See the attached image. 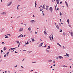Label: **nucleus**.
Returning <instances> with one entry per match:
<instances>
[{
    "label": "nucleus",
    "mask_w": 73,
    "mask_h": 73,
    "mask_svg": "<svg viewBox=\"0 0 73 73\" xmlns=\"http://www.w3.org/2000/svg\"><path fill=\"white\" fill-rule=\"evenodd\" d=\"M55 9H56V6H55Z\"/></svg>",
    "instance_id": "obj_61"
},
{
    "label": "nucleus",
    "mask_w": 73,
    "mask_h": 73,
    "mask_svg": "<svg viewBox=\"0 0 73 73\" xmlns=\"http://www.w3.org/2000/svg\"><path fill=\"white\" fill-rule=\"evenodd\" d=\"M3 31H4V30H3V31H1V32H3Z\"/></svg>",
    "instance_id": "obj_54"
},
{
    "label": "nucleus",
    "mask_w": 73,
    "mask_h": 73,
    "mask_svg": "<svg viewBox=\"0 0 73 73\" xmlns=\"http://www.w3.org/2000/svg\"><path fill=\"white\" fill-rule=\"evenodd\" d=\"M57 28V29H60L59 28V27L58 26V27H56Z\"/></svg>",
    "instance_id": "obj_42"
},
{
    "label": "nucleus",
    "mask_w": 73,
    "mask_h": 73,
    "mask_svg": "<svg viewBox=\"0 0 73 73\" xmlns=\"http://www.w3.org/2000/svg\"><path fill=\"white\" fill-rule=\"evenodd\" d=\"M60 31L59 32H62V30L60 29Z\"/></svg>",
    "instance_id": "obj_39"
},
{
    "label": "nucleus",
    "mask_w": 73,
    "mask_h": 73,
    "mask_svg": "<svg viewBox=\"0 0 73 73\" xmlns=\"http://www.w3.org/2000/svg\"><path fill=\"white\" fill-rule=\"evenodd\" d=\"M44 42H42L39 44V45L38 46L39 47H40L41 46H42V44H43V43Z\"/></svg>",
    "instance_id": "obj_2"
},
{
    "label": "nucleus",
    "mask_w": 73,
    "mask_h": 73,
    "mask_svg": "<svg viewBox=\"0 0 73 73\" xmlns=\"http://www.w3.org/2000/svg\"><path fill=\"white\" fill-rule=\"evenodd\" d=\"M60 16H61V15H62V13H61V12H60Z\"/></svg>",
    "instance_id": "obj_40"
},
{
    "label": "nucleus",
    "mask_w": 73,
    "mask_h": 73,
    "mask_svg": "<svg viewBox=\"0 0 73 73\" xmlns=\"http://www.w3.org/2000/svg\"><path fill=\"white\" fill-rule=\"evenodd\" d=\"M23 28H21L19 29V32H21V31H23Z\"/></svg>",
    "instance_id": "obj_8"
},
{
    "label": "nucleus",
    "mask_w": 73,
    "mask_h": 73,
    "mask_svg": "<svg viewBox=\"0 0 73 73\" xmlns=\"http://www.w3.org/2000/svg\"><path fill=\"white\" fill-rule=\"evenodd\" d=\"M13 21H11V23H13Z\"/></svg>",
    "instance_id": "obj_34"
},
{
    "label": "nucleus",
    "mask_w": 73,
    "mask_h": 73,
    "mask_svg": "<svg viewBox=\"0 0 73 73\" xmlns=\"http://www.w3.org/2000/svg\"><path fill=\"white\" fill-rule=\"evenodd\" d=\"M42 9H40V12H41V11H42Z\"/></svg>",
    "instance_id": "obj_36"
},
{
    "label": "nucleus",
    "mask_w": 73,
    "mask_h": 73,
    "mask_svg": "<svg viewBox=\"0 0 73 73\" xmlns=\"http://www.w3.org/2000/svg\"><path fill=\"white\" fill-rule=\"evenodd\" d=\"M33 70H32L30 71V72H33Z\"/></svg>",
    "instance_id": "obj_53"
},
{
    "label": "nucleus",
    "mask_w": 73,
    "mask_h": 73,
    "mask_svg": "<svg viewBox=\"0 0 73 73\" xmlns=\"http://www.w3.org/2000/svg\"><path fill=\"white\" fill-rule=\"evenodd\" d=\"M62 1H61V2H60V4H62Z\"/></svg>",
    "instance_id": "obj_48"
},
{
    "label": "nucleus",
    "mask_w": 73,
    "mask_h": 73,
    "mask_svg": "<svg viewBox=\"0 0 73 73\" xmlns=\"http://www.w3.org/2000/svg\"><path fill=\"white\" fill-rule=\"evenodd\" d=\"M41 7H42V5H41V6H40V7H39V8H41Z\"/></svg>",
    "instance_id": "obj_64"
},
{
    "label": "nucleus",
    "mask_w": 73,
    "mask_h": 73,
    "mask_svg": "<svg viewBox=\"0 0 73 73\" xmlns=\"http://www.w3.org/2000/svg\"><path fill=\"white\" fill-rule=\"evenodd\" d=\"M52 37V40H53V39H54L53 37Z\"/></svg>",
    "instance_id": "obj_52"
},
{
    "label": "nucleus",
    "mask_w": 73,
    "mask_h": 73,
    "mask_svg": "<svg viewBox=\"0 0 73 73\" xmlns=\"http://www.w3.org/2000/svg\"><path fill=\"white\" fill-rule=\"evenodd\" d=\"M48 10L50 11L51 12H52V11H53V8H52V7H50V8Z\"/></svg>",
    "instance_id": "obj_1"
},
{
    "label": "nucleus",
    "mask_w": 73,
    "mask_h": 73,
    "mask_svg": "<svg viewBox=\"0 0 73 73\" xmlns=\"http://www.w3.org/2000/svg\"><path fill=\"white\" fill-rule=\"evenodd\" d=\"M6 49H7V48H6L5 47H4L3 48V50H6Z\"/></svg>",
    "instance_id": "obj_15"
},
{
    "label": "nucleus",
    "mask_w": 73,
    "mask_h": 73,
    "mask_svg": "<svg viewBox=\"0 0 73 73\" xmlns=\"http://www.w3.org/2000/svg\"><path fill=\"white\" fill-rule=\"evenodd\" d=\"M12 49V48H10L9 49V51L10 50H11H11H12V49Z\"/></svg>",
    "instance_id": "obj_30"
},
{
    "label": "nucleus",
    "mask_w": 73,
    "mask_h": 73,
    "mask_svg": "<svg viewBox=\"0 0 73 73\" xmlns=\"http://www.w3.org/2000/svg\"><path fill=\"white\" fill-rule=\"evenodd\" d=\"M48 48L46 49V51L47 52V53H49V50H48Z\"/></svg>",
    "instance_id": "obj_17"
},
{
    "label": "nucleus",
    "mask_w": 73,
    "mask_h": 73,
    "mask_svg": "<svg viewBox=\"0 0 73 73\" xmlns=\"http://www.w3.org/2000/svg\"><path fill=\"white\" fill-rule=\"evenodd\" d=\"M6 36H10L11 35H10V34H9L6 35Z\"/></svg>",
    "instance_id": "obj_28"
},
{
    "label": "nucleus",
    "mask_w": 73,
    "mask_h": 73,
    "mask_svg": "<svg viewBox=\"0 0 73 73\" xmlns=\"http://www.w3.org/2000/svg\"><path fill=\"white\" fill-rule=\"evenodd\" d=\"M49 38L50 39L51 41H52V38H51V37L50 36H49Z\"/></svg>",
    "instance_id": "obj_21"
},
{
    "label": "nucleus",
    "mask_w": 73,
    "mask_h": 73,
    "mask_svg": "<svg viewBox=\"0 0 73 73\" xmlns=\"http://www.w3.org/2000/svg\"><path fill=\"white\" fill-rule=\"evenodd\" d=\"M45 5H44L42 7V8L43 9H45Z\"/></svg>",
    "instance_id": "obj_4"
},
{
    "label": "nucleus",
    "mask_w": 73,
    "mask_h": 73,
    "mask_svg": "<svg viewBox=\"0 0 73 73\" xmlns=\"http://www.w3.org/2000/svg\"><path fill=\"white\" fill-rule=\"evenodd\" d=\"M12 3V2H10L9 3V4H8V6H9V5H11Z\"/></svg>",
    "instance_id": "obj_5"
},
{
    "label": "nucleus",
    "mask_w": 73,
    "mask_h": 73,
    "mask_svg": "<svg viewBox=\"0 0 73 73\" xmlns=\"http://www.w3.org/2000/svg\"><path fill=\"white\" fill-rule=\"evenodd\" d=\"M60 22H61V21H61V19H60Z\"/></svg>",
    "instance_id": "obj_60"
},
{
    "label": "nucleus",
    "mask_w": 73,
    "mask_h": 73,
    "mask_svg": "<svg viewBox=\"0 0 73 73\" xmlns=\"http://www.w3.org/2000/svg\"><path fill=\"white\" fill-rule=\"evenodd\" d=\"M56 60H58V57H56Z\"/></svg>",
    "instance_id": "obj_43"
},
{
    "label": "nucleus",
    "mask_w": 73,
    "mask_h": 73,
    "mask_svg": "<svg viewBox=\"0 0 73 73\" xmlns=\"http://www.w3.org/2000/svg\"><path fill=\"white\" fill-rule=\"evenodd\" d=\"M3 50H1V53H3Z\"/></svg>",
    "instance_id": "obj_45"
},
{
    "label": "nucleus",
    "mask_w": 73,
    "mask_h": 73,
    "mask_svg": "<svg viewBox=\"0 0 73 73\" xmlns=\"http://www.w3.org/2000/svg\"><path fill=\"white\" fill-rule=\"evenodd\" d=\"M59 25H60V26H61V23H59Z\"/></svg>",
    "instance_id": "obj_59"
},
{
    "label": "nucleus",
    "mask_w": 73,
    "mask_h": 73,
    "mask_svg": "<svg viewBox=\"0 0 73 73\" xmlns=\"http://www.w3.org/2000/svg\"><path fill=\"white\" fill-rule=\"evenodd\" d=\"M48 48H50V46H48Z\"/></svg>",
    "instance_id": "obj_57"
},
{
    "label": "nucleus",
    "mask_w": 73,
    "mask_h": 73,
    "mask_svg": "<svg viewBox=\"0 0 73 73\" xmlns=\"http://www.w3.org/2000/svg\"><path fill=\"white\" fill-rule=\"evenodd\" d=\"M28 53H31V52H32V51H28Z\"/></svg>",
    "instance_id": "obj_50"
},
{
    "label": "nucleus",
    "mask_w": 73,
    "mask_h": 73,
    "mask_svg": "<svg viewBox=\"0 0 73 73\" xmlns=\"http://www.w3.org/2000/svg\"><path fill=\"white\" fill-rule=\"evenodd\" d=\"M31 39H32V41H33H33H35V40H34V38H31Z\"/></svg>",
    "instance_id": "obj_23"
},
{
    "label": "nucleus",
    "mask_w": 73,
    "mask_h": 73,
    "mask_svg": "<svg viewBox=\"0 0 73 73\" xmlns=\"http://www.w3.org/2000/svg\"><path fill=\"white\" fill-rule=\"evenodd\" d=\"M63 35H64V37L65 36V33L64 32H63Z\"/></svg>",
    "instance_id": "obj_37"
},
{
    "label": "nucleus",
    "mask_w": 73,
    "mask_h": 73,
    "mask_svg": "<svg viewBox=\"0 0 73 73\" xmlns=\"http://www.w3.org/2000/svg\"><path fill=\"white\" fill-rule=\"evenodd\" d=\"M56 7H57V11H58V9H59V8L58 9V7H57V4H56Z\"/></svg>",
    "instance_id": "obj_25"
},
{
    "label": "nucleus",
    "mask_w": 73,
    "mask_h": 73,
    "mask_svg": "<svg viewBox=\"0 0 73 73\" xmlns=\"http://www.w3.org/2000/svg\"><path fill=\"white\" fill-rule=\"evenodd\" d=\"M69 54H68V53H66V55H65V56H67L68 57H69Z\"/></svg>",
    "instance_id": "obj_12"
},
{
    "label": "nucleus",
    "mask_w": 73,
    "mask_h": 73,
    "mask_svg": "<svg viewBox=\"0 0 73 73\" xmlns=\"http://www.w3.org/2000/svg\"><path fill=\"white\" fill-rule=\"evenodd\" d=\"M70 34H71V36L72 37H73V33L72 32H71L70 33Z\"/></svg>",
    "instance_id": "obj_13"
},
{
    "label": "nucleus",
    "mask_w": 73,
    "mask_h": 73,
    "mask_svg": "<svg viewBox=\"0 0 73 73\" xmlns=\"http://www.w3.org/2000/svg\"><path fill=\"white\" fill-rule=\"evenodd\" d=\"M5 38H8V36H6L5 37Z\"/></svg>",
    "instance_id": "obj_27"
},
{
    "label": "nucleus",
    "mask_w": 73,
    "mask_h": 73,
    "mask_svg": "<svg viewBox=\"0 0 73 73\" xmlns=\"http://www.w3.org/2000/svg\"><path fill=\"white\" fill-rule=\"evenodd\" d=\"M18 53V52H16V51H15V53Z\"/></svg>",
    "instance_id": "obj_47"
},
{
    "label": "nucleus",
    "mask_w": 73,
    "mask_h": 73,
    "mask_svg": "<svg viewBox=\"0 0 73 73\" xmlns=\"http://www.w3.org/2000/svg\"><path fill=\"white\" fill-rule=\"evenodd\" d=\"M5 73H7V71H5Z\"/></svg>",
    "instance_id": "obj_63"
},
{
    "label": "nucleus",
    "mask_w": 73,
    "mask_h": 73,
    "mask_svg": "<svg viewBox=\"0 0 73 73\" xmlns=\"http://www.w3.org/2000/svg\"><path fill=\"white\" fill-rule=\"evenodd\" d=\"M27 45H28V44H29V42L28 41L27 42V43H26Z\"/></svg>",
    "instance_id": "obj_31"
},
{
    "label": "nucleus",
    "mask_w": 73,
    "mask_h": 73,
    "mask_svg": "<svg viewBox=\"0 0 73 73\" xmlns=\"http://www.w3.org/2000/svg\"><path fill=\"white\" fill-rule=\"evenodd\" d=\"M30 22H32V23H35V22H36L34 20H32L31 21H30Z\"/></svg>",
    "instance_id": "obj_6"
},
{
    "label": "nucleus",
    "mask_w": 73,
    "mask_h": 73,
    "mask_svg": "<svg viewBox=\"0 0 73 73\" xmlns=\"http://www.w3.org/2000/svg\"><path fill=\"white\" fill-rule=\"evenodd\" d=\"M63 66H65V67H67V66L65 65Z\"/></svg>",
    "instance_id": "obj_49"
},
{
    "label": "nucleus",
    "mask_w": 73,
    "mask_h": 73,
    "mask_svg": "<svg viewBox=\"0 0 73 73\" xmlns=\"http://www.w3.org/2000/svg\"><path fill=\"white\" fill-rule=\"evenodd\" d=\"M55 63V61L54 60L53 63L54 64Z\"/></svg>",
    "instance_id": "obj_44"
},
{
    "label": "nucleus",
    "mask_w": 73,
    "mask_h": 73,
    "mask_svg": "<svg viewBox=\"0 0 73 73\" xmlns=\"http://www.w3.org/2000/svg\"><path fill=\"white\" fill-rule=\"evenodd\" d=\"M56 25V27H58V25Z\"/></svg>",
    "instance_id": "obj_51"
},
{
    "label": "nucleus",
    "mask_w": 73,
    "mask_h": 73,
    "mask_svg": "<svg viewBox=\"0 0 73 73\" xmlns=\"http://www.w3.org/2000/svg\"><path fill=\"white\" fill-rule=\"evenodd\" d=\"M49 6H46V7H47L46 8V11H48V7H49Z\"/></svg>",
    "instance_id": "obj_10"
},
{
    "label": "nucleus",
    "mask_w": 73,
    "mask_h": 73,
    "mask_svg": "<svg viewBox=\"0 0 73 73\" xmlns=\"http://www.w3.org/2000/svg\"><path fill=\"white\" fill-rule=\"evenodd\" d=\"M35 7L36 8V5H37V4L36 3V1L35 2Z\"/></svg>",
    "instance_id": "obj_18"
},
{
    "label": "nucleus",
    "mask_w": 73,
    "mask_h": 73,
    "mask_svg": "<svg viewBox=\"0 0 73 73\" xmlns=\"http://www.w3.org/2000/svg\"><path fill=\"white\" fill-rule=\"evenodd\" d=\"M9 52H8L6 54H9Z\"/></svg>",
    "instance_id": "obj_56"
},
{
    "label": "nucleus",
    "mask_w": 73,
    "mask_h": 73,
    "mask_svg": "<svg viewBox=\"0 0 73 73\" xmlns=\"http://www.w3.org/2000/svg\"><path fill=\"white\" fill-rule=\"evenodd\" d=\"M56 1H57V2H58L59 1V0H56Z\"/></svg>",
    "instance_id": "obj_46"
},
{
    "label": "nucleus",
    "mask_w": 73,
    "mask_h": 73,
    "mask_svg": "<svg viewBox=\"0 0 73 73\" xmlns=\"http://www.w3.org/2000/svg\"><path fill=\"white\" fill-rule=\"evenodd\" d=\"M58 58L61 59V58H63V57H62V56H58Z\"/></svg>",
    "instance_id": "obj_7"
},
{
    "label": "nucleus",
    "mask_w": 73,
    "mask_h": 73,
    "mask_svg": "<svg viewBox=\"0 0 73 73\" xmlns=\"http://www.w3.org/2000/svg\"><path fill=\"white\" fill-rule=\"evenodd\" d=\"M21 68H24V67L23 66H21Z\"/></svg>",
    "instance_id": "obj_41"
},
{
    "label": "nucleus",
    "mask_w": 73,
    "mask_h": 73,
    "mask_svg": "<svg viewBox=\"0 0 73 73\" xmlns=\"http://www.w3.org/2000/svg\"><path fill=\"white\" fill-rule=\"evenodd\" d=\"M17 48V47H16L14 48H12L11 49H12V50H11V52H14V51L15 50V49H16V48Z\"/></svg>",
    "instance_id": "obj_3"
},
{
    "label": "nucleus",
    "mask_w": 73,
    "mask_h": 73,
    "mask_svg": "<svg viewBox=\"0 0 73 73\" xmlns=\"http://www.w3.org/2000/svg\"><path fill=\"white\" fill-rule=\"evenodd\" d=\"M30 28H31V27H29L28 29L29 31H30L31 30V28L30 30Z\"/></svg>",
    "instance_id": "obj_22"
},
{
    "label": "nucleus",
    "mask_w": 73,
    "mask_h": 73,
    "mask_svg": "<svg viewBox=\"0 0 73 73\" xmlns=\"http://www.w3.org/2000/svg\"><path fill=\"white\" fill-rule=\"evenodd\" d=\"M21 37V35H20L19 36H18L17 38H19V37Z\"/></svg>",
    "instance_id": "obj_29"
},
{
    "label": "nucleus",
    "mask_w": 73,
    "mask_h": 73,
    "mask_svg": "<svg viewBox=\"0 0 73 73\" xmlns=\"http://www.w3.org/2000/svg\"><path fill=\"white\" fill-rule=\"evenodd\" d=\"M67 22L68 24H69V19H67Z\"/></svg>",
    "instance_id": "obj_19"
},
{
    "label": "nucleus",
    "mask_w": 73,
    "mask_h": 73,
    "mask_svg": "<svg viewBox=\"0 0 73 73\" xmlns=\"http://www.w3.org/2000/svg\"><path fill=\"white\" fill-rule=\"evenodd\" d=\"M42 14H43L44 16L45 14H44V11H42Z\"/></svg>",
    "instance_id": "obj_26"
},
{
    "label": "nucleus",
    "mask_w": 73,
    "mask_h": 73,
    "mask_svg": "<svg viewBox=\"0 0 73 73\" xmlns=\"http://www.w3.org/2000/svg\"><path fill=\"white\" fill-rule=\"evenodd\" d=\"M2 44H3V45H4V44H5V43H4V42H2Z\"/></svg>",
    "instance_id": "obj_33"
},
{
    "label": "nucleus",
    "mask_w": 73,
    "mask_h": 73,
    "mask_svg": "<svg viewBox=\"0 0 73 73\" xmlns=\"http://www.w3.org/2000/svg\"><path fill=\"white\" fill-rule=\"evenodd\" d=\"M44 34L45 35H48V34H47V33H46V32L45 31H44Z\"/></svg>",
    "instance_id": "obj_14"
},
{
    "label": "nucleus",
    "mask_w": 73,
    "mask_h": 73,
    "mask_svg": "<svg viewBox=\"0 0 73 73\" xmlns=\"http://www.w3.org/2000/svg\"><path fill=\"white\" fill-rule=\"evenodd\" d=\"M5 12H4L3 13H1V15H5Z\"/></svg>",
    "instance_id": "obj_11"
},
{
    "label": "nucleus",
    "mask_w": 73,
    "mask_h": 73,
    "mask_svg": "<svg viewBox=\"0 0 73 73\" xmlns=\"http://www.w3.org/2000/svg\"><path fill=\"white\" fill-rule=\"evenodd\" d=\"M33 17H35V15H33Z\"/></svg>",
    "instance_id": "obj_58"
},
{
    "label": "nucleus",
    "mask_w": 73,
    "mask_h": 73,
    "mask_svg": "<svg viewBox=\"0 0 73 73\" xmlns=\"http://www.w3.org/2000/svg\"><path fill=\"white\" fill-rule=\"evenodd\" d=\"M69 27H70V28H72V26L69 25Z\"/></svg>",
    "instance_id": "obj_35"
},
{
    "label": "nucleus",
    "mask_w": 73,
    "mask_h": 73,
    "mask_svg": "<svg viewBox=\"0 0 73 73\" xmlns=\"http://www.w3.org/2000/svg\"><path fill=\"white\" fill-rule=\"evenodd\" d=\"M48 62H52V60H48Z\"/></svg>",
    "instance_id": "obj_24"
},
{
    "label": "nucleus",
    "mask_w": 73,
    "mask_h": 73,
    "mask_svg": "<svg viewBox=\"0 0 73 73\" xmlns=\"http://www.w3.org/2000/svg\"><path fill=\"white\" fill-rule=\"evenodd\" d=\"M57 4H60V3H59V1L58 2H57Z\"/></svg>",
    "instance_id": "obj_32"
},
{
    "label": "nucleus",
    "mask_w": 73,
    "mask_h": 73,
    "mask_svg": "<svg viewBox=\"0 0 73 73\" xmlns=\"http://www.w3.org/2000/svg\"><path fill=\"white\" fill-rule=\"evenodd\" d=\"M7 54V56H8V54Z\"/></svg>",
    "instance_id": "obj_62"
},
{
    "label": "nucleus",
    "mask_w": 73,
    "mask_h": 73,
    "mask_svg": "<svg viewBox=\"0 0 73 73\" xmlns=\"http://www.w3.org/2000/svg\"><path fill=\"white\" fill-rule=\"evenodd\" d=\"M57 45H58L59 46H60V47H61V45H60V44H59V43H57Z\"/></svg>",
    "instance_id": "obj_16"
},
{
    "label": "nucleus",
    "mask_w": 73,
    "mask_h": 73,
    "mask_svg": "<svg viewBox=\"0 0 73 73\" xmlns=\"http://www.w3.org/2000/svg\"><path fill=\"white\" fill-rule=\"evenodd\" d=\"M15 42H17V44H19V41H17V40H16L15 41Z\"/></svg>",
    "instance_id": "obj_20"
},
{
    "label": "nucleus",
    "mask_w": 73,
    "mask_h": 73,
    "mask_svg": "<svg viewBox=\"0 0 73 73\" xmlns=\"http://www.w3.org/2000/svg\"><path fill=\"white\" fill-rule=\"evenodd\" d=\"M65 3H66V6H67L68 8L69 7H68V3L66 2V1H65Z\"/></svg>",
    "instance_id": "obj_9"
},
{
    "label": "nucleus",
    "mask_w": 73,
    "mask_h": 73,
    "mask_svg": "<svg viewBox=\"0 0 73 73\" xmlns=\"http://www.w3.org/2000/svg\"><path fill=\"white\" fill-rule=\"evenodd\" d=\"M6 54H5L4 56V57H6Z\"/></svg>",
    "instance_id": "obj_38"
},
{
    "label": "nucleus",
    "mask_w": 73,
    "mask_h": 73,
    "mask_svg": "<svg viewBox=\"0 0 73 73\" xmlns=\"http://www.w3.org/2000/svg\"><path fill=\"white\" fill-rule=\"evenodd\" d=\"M35 62H32L33 63H35Z\"/></svg>",
    "instance_id": "obj_55"
}]
</instances>
